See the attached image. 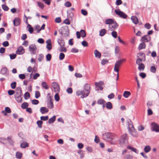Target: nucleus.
<instances>
[{
	"instance_id": "obj_1",
	"label": "nucleus",
	"mask_w": 159,
	"mask_h": 159,
	"mask_svg": "<svg viewBox=\"0 0 159 159\" xmlns=\"http://www.w3.org/2000/svg\"><path fill=\"white\" fill-rule=\"evenodd\" d=\"M102 138L105 141H108L112 144H116L118 139L114 136V134L110 133H105L102 134Z\"/></svg>"
},
{
	"instance_id": "obj_2",
	"label": "nucleus",
	"mask_w": 159,
	"mask_h": 159,
	"mask_svg": "<svg viewBox=\"0 0 159 159\" xmlns=\"http://www.w3.org/2000/svg\"><path fill=\"white\" fill-rule=\"evenodd\" d=\"M90 86L89 84L86 83L84 85L83 90L84 93L83 98L86 97L89 95L90 92Z\"/></svg>"
},
{
	"instance_id": "obj_3",
	"label": "nucleus",
	"mask_w": 159,
	"mask_h": 159,
	"mask_svg": "<svg viewBox=\"0 0 159 159\" xmlns=\"http://www.w3.org/2000/svg\"><path fill=\"white\" fill-rule=\"evenodd\" d=\"M128 142V137L126 134H124L122 135L120 140L119 144L121 146L123 147V145L126 143Z\"/></svg>"
},
{
	"instance_id": "obj_4",
	"label": "nucleus",
	"mask_w": 159,
	"mask_h": 159,
	"mask_svg": "<svg viewBox=\"0 0 159 159\" xmlns=\"http://www.w3.org/2000/svg\"><path fill=\"white\" fill-rule=\"evenodd\" d=\"M126 60L125 59L123 58L120 59L117 61L115 64L114 71H118V70H119V68L121 66L122 63L123 62H125Z\"/></svg>"
},
{
	"instance_id": "obj_5",
	"label": "nucleus",
	"mask_w": 159,
	"mask_h": 159,
	"mask_svg": "<svg viewBox=\"0 0 159 159\" xmlns=\"http://www.w3.org/2000/svg\"><path fill=\"white\" fill-rule=\"evenodd\" d=\"M150 126L152 131L159 132V125L158 124L153 122L151 123Z\"/></svg>"
},
{
	"instance_id": "obj_6",
	"label": "nucleus",
	"mask_w": 159,
	"mask_h": 159,
	"mask_svg": "<svg viewBox=\"0 0 159 159\" xmlns=\"http://www.w3.org/2000/svg\"><path fill=\"white\" fill-rule=\"evenodd\" d=\"M114 11L120 18L125 19L127 17V15L119 9L115 10Z\"/></svg>"
},
{
	"instance_id": "obj_7",
	"label": "nucleus",
	"mask_w": 159,
	"mask_h": 159,
	"mask_svg": "<svg viewBox=\"0 0 159 159\" xmlns=\"http://www.w3.org/2000/svg\"><path fill=\"white\" fill-rule=\"evenodd\" d=\"M29 50L31 54H35L37 52V48L34 44H32L29 47Z\"/></svg>"
},
{
	"instance_id": "obj_8",
	"label": "nucleus",
	"mask_w": 159,
	"mask_h": 159,
	"mask_svg": "<svg viewBox=\"0 0 159 159\" xmlns=\"http://www.w3.org/2000/svg\"><path fill=\"white\" fill-rule=\"evenodd\" d=\"M76 34L78 39L80 38L81 36L82 38H84L86 36V33L84 30H81L80 32H76Z\"/></svg>"
},
{
	"instance_id": "obj_9",
	"label": "nucleus",
	"mask_w": 159,
	"mask_h": 159,
	"mask_svg": "<svg viewBox=\"0 0 159 159\" xmlns=\"http://www.w3.org/2000/svg\"><path fill=\"white\" fill-rule=\"evenodd\" d=\"M52 86L54 89V91L55 93H59L60 89V87L57 83L55 82H53L52 84Z\"/></svg>"
},
{
	"instance_id": "obj_10",
	"label": "nucleus",
	"mask_w": 159,
	"mask_h": 159,
	"mask_svg": "<svg viewBox=\"0 0 159 159\" xmlns=\"http://www.w3.org/2000/svg\"><path fill=\"white\" fill-rule=\"evenodd\" d=\"M103 84V82L100 81L99 82H96L95 85L96 86V90H102L103 88L102 85Z\"/></svg>"
},
{
	"instance_id": "obj_11",
	"label": "nucleus",
	"mask_w": 159,
	"mask_h": 159,
	"mask_svg": "<svg viewBox=\"0 0 159 159\" xmlns=\"http://www.w3.org/2000/svg\"><path fill=\"white\" fill-rule=\"evenodd\" d=\"M109 30L112 31L117 29L118 27V25L116 22H113L111 25H109Z\"/></svg>"
},
{
	"instance_id": "obj_12",
	"label": "nucleus",
	"mask_w": 159,
	"mask_h": 159,
	"mask_svg": "<svg viewBox=\"0 0 159 159\" xmlns=\"http://www.w3.org/2000/svg\"><path fill=\"white\" fill-rule=\"evenodd\" d=\"M128 125V130L129 131L131 130H134V128L133 124V123L131 120L129 119L127 120Z\"/></svg>"
},
{
	"instance_id": "obj_13",
	"label": "nucleus",
	"mask_w": 159,
	"mask_h": 159,
	"mask_svg": "<svg viewBox=\"0 0 159 159\" xmlns=\"http://www.w3.org/2000/svg\"><path fill=\"white\" fill-rule=\"evenodd\" d=\"M151 40L150 37L148 35H146L143 36L141 39V41L143 42H147Z\"/></svg>"
},
{
	"instance_id": "obj_14",
	"label": "nucleus",
	"mask_w": 159,
	"mask_h": 159,
	"mask_svg": "<svg viewBox=\"0 0 159 159\" xmlns=\"http://www.w3.org/2000/svg\"><path fill=\"white\" fill-rule=\"evenodd\" d=\"M25 50L22 46L19 47L16 51V53L18 54H22L25 53Z\"/></svg>"
},
{
	"instance_id": "obj_15",
	"label": "nucleus",
	"mask_w": 159,
	"mask_h": 159,
	"mask_svg": "<svg viewBox=\"0 0 159 159\" xmlns=\"http://www.w3.org/2000/svg\"><path fill=\"white\" fill-rule=\"evenodd\" d=\"M20 20L19 18H15L13 21L14 25L16 26L19 25L20 24Z\"/></svg>"
},
{
	"instance_id": "obj_16",
	"label": "nucleus",
	"mask_w": 159,
	"mask_h": 159,
	"mask_svg": "<svg viewBox=\"0 0 159 159\" xmlns=\"http://www.w3.org/2000/svg\"><path fill=\"white\" fill-rule=\"evenodd\" d=\"M2 74L3 75H6L8 74L9 71L6 67L2 68L1 71Z\"/></svg>"
},
{
	"instance_id": "obj_17",
	"label": "nucleus",
	"mask_w": 159,
	"mask_h": 159,
	"mask_svg": "<svg viewBox=\"0 0 159 159\" xmlns=\"http://www.w3.org/2000/svg\"><path fill=\"white\" fill-rule=\"evenodd\" d=\"M16 90L18 92H16L15 94V98L21 96L22 92L21 88L20 87H17L16 89Z\"/></svg>"
},
{
	"instance_id": "obj_18",
	"label": "nucleus",
	"mask_w": 159,
	"mask_h": 159,
	"mask_svg": "<svg viewBox=\"0 0 159 159\" xmlns=\"http://www.w3.org/2000/svg\"><path fill=\"white\" fill-rule=\"evenodd\" d=\"M129 132L133 137H137L138 136V134L135 131V129L133 130H131L129 131Z\"/></svg>"
},
{
	"instance_id": "obj_19",
	"label": "nucleus",
	"mask_w": 159,
	"mask_h": 159,
	"mask_svg": "<svg viewBox=\"0 0 159 159\" xmlns=\"http://www.w3.org/2000/svg\"><path fill=\"white\" fill-rule=\"evenodd\" d=\"M127 148L128 149H129V150H131L132 151L134 152H135V153L137 154L139 153V151L137 149L133 147H132L130 146H127Z\"/></svg>"
},
{
	"instance_id": "obj_20",
	"label": "nucleus",
	"mask_w": 159,
	"mask_h": 159,
	"mask_svg": "<svg viewBox=\"0 0 159 159\" xmlns=\"http://www.w3.org/2000/svg\"><path fill=\"white\" fill-rule=\"evenodd\" d=\"M40 111L42 114H43L48 112V110L46 107H42L40 108Z\"/></svg>"
},
{
	"instance_id": "obj_21",
	"label": "nucleus",
	"mask_w": 159,
	"mask_h": 159,
	"mask_svg": "<svg viewBox=\"0 0 159 159\" xmlns=\"http://www.w3.org/2000/svg\"><path fill=\"white\" fill-rule=\"evenodd\" d=\"M84 93L83 90H80L77 91L76 93V95L77 96H79L81 95V96L80 98H83V97L84 96L83 95H84Z\"/></svg>"
},
{
	"instance_id": "obj_22",
	"label": "nucleus",
	"mask_w": 159,
	"mask_h": 159,
	"mask_svg": "<svg viewBox=\"0 0 159 159\" xmlns=\"http://www.w3.org/2000/svg\"><path fill=\"white\" fill-rule=\"evenodd\" d=\"M131 19L133 23L135 24H137L138 22V18L134 16H132L131 17Z\"/></svg>"
},
{
	"instance_id": "obj_23",
	"label": "nucleus",
	"mask_w": 159,
	"mask_h": 159,
	"mask_svg": "<svg viewBox=\"0 0 159 159\" xmlns=\"http://www.w3.org/2000/svg\"><path fill=\"white\" fill-rule=\"evenodd\" d=\"M94 53L96 57L100 58L101 56V53L99 52L98 50H95L94 51Z\"/></svg>"
},
{
	"instance_id": "obj_24",
	"label": "nucleus",
	"mask_w": 159,
	"mask_h": 159,
	"mask_svg": "<svg viewBox=\"0 0 159 159\" xmlns=\"http://www.w3.org/2000/svg\"><path fill=\"white\" fill-rule=\"evenodd\" d=\"M48 107L49 109H51L53 107V103L52 100H50L47 103Z\"/></svg>"
},
{
	"instance_id": "obj_25",
	"label": "nucleus",
	"mask_w": 159,
	"mask_h": 159,
	"mask_svg": "<svg viewBox=\"0 0 159 159\" xmlns=\"http://www.w3.org/2000/svg\"><path fill=\"white\" fill-rule=\"evenodd\" d=\"M146 48V44L144 42L140 43L138 47V49L140 50L145 48Z\"/></svg>"
},
{
	"instance_id": "obj_26",
	"label": "nucleus",
	"mask_w": 159,
	"mask_h": 159,
	"mask_svg": "<svg viewBox=\"0 0 159 159\" xmlns=\"http://www.w3.org/2000/svg\"><path fill=\"white\" fill-rule=\"evenodd\" d=\"M107 31L104 29L101 30L99 32V35L101 36H104L106 33Z\"/></svg>"
},
{
	"instance_id": "obj_27",
	"label": "nucleus",
	"mask_w": 159,
	"mask_h": 159,
	"mask_svg": "<svg viewBox=\"0 0 159 159\" xmlns=\"http://www.w3.org/2000/svg\"><path fill=\"white\" fill-rule=\"evenodd\" d=\"M106 107L108 109H111L112 108V106L110 102H108L106 104Z\"/></svg>"
},
{
	"instance_id": "obj_28",
	"label": "nucleus",
	"mask_w": 159,
	"mask_h": 159,
	"mask_svg": "<svg viewBox=\"0 0 159 159\" xmlns=\"http://www.w3.org/2000/svg\"><path fill=\"white\" fill-rule=\"evenodd\" d=\"M131 94L130 93L129 91H125L123 93V96L125 98H128Z\"/></svg>"
},
{
	"instance_id": "obj_29",
	"label": "nucleus",
	"mask_w": 159,
	"mask_h": 159,
	"mask_svg": "<svg viewBox=\"0 0 159 159\" xmlns=\"http://www.w3.org/2000/svg\"><path fill=\"white\" fill-rule=\"evenodd\" d=\"M28 146L29 144L27 142H24L20 144V147L22 148H25L28 147Z\"/></svg>"
},
{
	"instance_id": "obj_30",
	"label": "nucleus",
	"mask_w": 159,
	"mask_h": 159,
	"mask_svg": "<svg viewBox=\"0 0 159 159\" xmlns=\"http://www.w3.org/2000/svg\"><path fill=\"white\" fill-rule=\"evenodd\" d=\"M113 22V20L112 19H108L106 20L105 23L106 24L111 25Z\"/></svg>"
},
{
	"instance_id": "obj_31",
	"label": "nucleus",
	"mask_w": 159,
	"mask_h": 159,
	"mask_svg": "<svg viewBox=\"0 0 159 159\" xmlns=\"http://www.w3.org/2000/svg\"><path fill=\"white\" fill-rule=\"evenodd\" d=\"M29 106V104L27 102H24L21 105V107L22 109H25L27 108Z\"/></svg>"
},
{
	"instance_id": "obj_32",
	"label": "nucleus",
	"mask_w": 159,
	"mask_h": 159,
	"mask_svg": "<svg viewBox=\"0 0 159 159\" xmlns=\"http://www.w3.org/2000/svg\"><path fill=\"white\" fill-rule=\"evenodd\" d=\"M41 86L43 88L45 89H49V87L45 82H42L41 83Z\"/></svg>"
},
{
	"instance_id": "obj_33",
	"label": "nucleus",
	"mask_w": 159,
	"mask_h": 159,
	"mask_svg": "<svg viewBox=\"0 0 159 159\" xmlns=\"http://www.w3.org/2000/svg\"><path fill=\"white\" fill-rule=\"evenodd\" d=\"M77 153L80 155V157L81 158H83L84 157V153L82 150H79L78 151Z\"/></svg>"
},
{
	"instance_id": "obj_34",
	"label": "nucleus",
	"mask_w": 159,
	"mask_h": 159,
	"mask_svg": "<svg viewBox=\"0 0 159 159\" xmlns=\"http://www.w3.org/2000/svg\"><path fill=\"white\" fill-rule=\"evenodd\" d=\"M56 117V116H54L50 118L48 120L49 123L50 124L53 123L55 120Z\"/></svg>"
},
{
	"instance_id": "obj_35",
	"label": "nucleus",
	"mask_w": 159,
	"mask_h": 159,
	"mask_svg": "<svg viewBox=\"0 0 159 159\" xmlns=\"http://www.w3.org/2000/svg\"><path fill=\"white\" fill-rule=\"evenodd\" d=\"M97 102V103L98 104L102 105L105 103L106 102L103 99H100L98 100Z\"/></svg>"
},
{
	"instance_id": "obj_36",
	"label": "nucleus",
	"mask_w": 159,
	"mask_h": 159,
	"mask_svg": "<svg viewBox=\"0 0 159 159\" xmlns=\"http://www.w3.org/2000/svg\"><path fill=\"white\" fill-rule=\"evenodd\" d=\"M43 121L41 120H38L37 121L36 123L39 128L40 129L42 128V125L43 124Z\"/></svg>"
},
{
	"instance_id": "obj_37",
	"label": "nucleus",
	"mask_w": 159,
	"mask_h": 159,
	"mask_svg": "<svg viewBox=\"0 0 159 159\" xmlns=\"http://www.w3.org/2000/svg\"><path fill=\"white\" fill-rule=\"evenodd\" d=\"M143 61V58H138L136 61V63L138 65H140L141 64H142V63H141V62L142 61Z\"/></svg>"
},
{
	"instance_id": "obj_38",
	"label": "nucleus",
	"mask_w": 159,
	"mask_h": 159,
	"mask_svg": "<svg viewBox=\"0 0 159 159\" xmlns=\"http://www.w3.org/2000/svg\"><path fill=\"white\" fill-rule=\"evenodd\" d=\"M133 157L129 154H127L125 155L124 157V159H132Z\"/></svg>"
},
{
	"instance_id": "obj_39",
	"label": "nucleus",
	"mask_w": 159,
	"mask_h": 159,
	"mask_svg": "<svg viewBox=\"0 0 159 159\" xmlns=\"http://www.w3.org/2000/svg\"><path fill=\"white\" fill-rule=\"evenodd\" d=\"M138 69L140 71L143 70L145 68L144 65L143 64H141L139 65Z\"/></svg>"
},
{
	"instance_id": "obj_40",
	"label": "nucleus",
	"mask_w": 159,
	"mask_h": 159,
	"mask_svg": "<svg viewBox=\"0 0 159 159\" xmlns=\"http://www.w3.org/2000/svg\"><path fill=\"white\" fill-rule=\"evenodd\" d=\"M151 150V148L149 146H146L144 148V151L146 153L149 152Z\"/></svg>"
},
{
	"instance_id": "obj_41",
	"label": "nucleus",
	"mask_w": 159,
	"mask_h": 159,
	"mask_svg": "<svg viewBox=\"0 0 159 159\" xmlns=\"http://www.w3.org/2000/svg\"><path fill=\"white\" fill-rule=\"evenodd\" d=\"M151 72L153 73H155L156 71V68L155 66H152L150 69Z\"/></svg>"
},
{
	"instance_id": "obj_42",
	"label": "nucleus",
	"mask_w": 159,
	"mask_h": 159,
	"mask_svg": "<svg viewBox=\"0 0 159 159\" xmlns=\"http://www.w3.org/2000/svg\"><path fill=\"white\" fill-rule=\"evenodd\" d=\"M16 157L17 158H20L22 157V154L19 152H17L16 155Z\"/></svg>"
},
{
	"instance_id": "obj_43",
	"label": "nucleus",
	"mask_w": 159,
	"mask_h": 159,
	"mask_svg": "<svg viewBox=\"0 0 159 159\" xmlns=\"http://www.w3.org/2000/svg\"><path fill=\"white\" fill-rule=\"evenodd\" d=\"M29 28L28 30L30 34H32L33 32V27H31L30 25L28 24L27 26Z\"/></svg>"
},
{
	"instance_id": "obj_44",
	"label": "nucleus",
	"mask_w": 159,
	"mask_h": 159,
	"mask_svg": "<svg viewBox=\"0 0 159 159\" xmlns=\"http://www.w3.org/2000/svg\"><path fill=\"white\" fill-rule=\"evenodd\" d=\"M44 56L43 54H40L39 55L38 60L39 62H40L43 59Z\"/></svg>"
},
{
	"instance_id": "obj_45",
	"label": "nucleus",
	"mask_w": 159,
	"mask_h": 159,
	"mask_svg": "<svg viewBox=\"0 0 159 159\" xmlns=\"http://www.w3.org/2000/svg\"><path fill=\"white\" fill-rule=\"evenodd\" d=\"M58 93H56L54 96V99L56 101H58L60 100V97Z\"/></svg>"
},
{
	"instance_id": "obj_46",
	"label": "nucleus",
	"mask_w": 159,
	"mask_h": 159,
	"mask_svg": "<svg viewBox=\"0 0 159 159\" xmlns=\"http://www.w3.org/2000/svg\"><path fill=\"white\" fill-rule=\"evenodd\" d=\"M30 97V94L29 93L27 92L25 93L24 95V98L25 99H27Z\"/></svg>"
},
{
	"instance_id": "obj_47",
	"label": "nucleus",
	"mask_w": 159,
	"mask_h": 159,
	"mask_svg": "<svg viewBox=\"0 0 159 159\" xmlns=\"http://www.w3.org/2000/svg\"><path fill=\"white\" fill-rule=\"evenodd\" d=\"M2 9L5 11H7L9 10V8L5 4H2Z\"/></svg>"
},
{
	"instance_id": "obj_48",
	"label": "nucleus",
	"mask_w": 159,
	"mask_h": 159,
	"mask_svg": "<svg viewBox=\"0 0 159 159\" xmlns=\"http://www.w3.org/2000/svg\"><path fill=\"white\" fill-rule=\"evenodd\" d=\"M4 111L7 113H10L11 112V111L10 108L8 107H6L5 108Z\"/></svg>"
},
{
	"instance_id": "obj_49",
	"label": "nucleus",
	"mask_w": 159,
	"mask_h": 159,
	"mask_svg": "<svg viewBox=\"0 0 159 159\" xmlns=\"http://www.w3.org/2000/svg\"><path fill=\"white\" fill-rule=\"evenodd\" d=\"M59 50L60 52H66V48L63 46H61Z\"/></svg>"
},
{
	"instance_id": "obj_50",
	"label": "nucleus",
	"mask_w": 159,
	"mask_h": 159,
	"mask_svg": "<svg viewBox=\"0 0 159 159\" xmlns=\"http://www.w3.org/2000/svg\"><path fill=\"white\" fill-rule=\"evenodd\" d=\"M38 6L41 9H43L44 7L43 3L39 2H37Z\"/></svg>"
},
{
	"instance_id": "obj_51",
	"label": "nucleus",
	"mask_w": 159,
	"mask_h": 159,
	"mask_svg": "<svg viewBox=\"0 0 159 159\" xmlns=\"http://www.w3.org/2000/svg\"><path fill=\"white\" fill-rule=\"evenodd\" d=\"M48 119V116H41L40 117V119L41 120L43 121H46Z\"/></svg>"
},
{
	"instance_id": "obj_52",
	"label": "nucleus",
	"mask_w": 159,
	"mask_h": 159,
	"mask_svg": "<svg viewBox=\"0 0 159 159\" xmlns=\"http://www.w3.org/2000/svg\"><path fill=\"white\" fill-rule=\"evenodd\" d=\"M40 96V93L39 91H36L35 93V97L36 98H38Z\"/></svg>"
},
{
	"instance_id": "obj_53",
	"label": "nucleus",
	"mask_w": 159,
	"mask_h": 159,
	"mask_svg": "<svg viewBox=\"0 0 159 159\" xmlns=\"http://www.w3.org/2000/svg\"><path fill=\"white\" fill-rule=\"evenodd\" d=\"M65 57V55L63 53H61L59 55V58L60 60H63Z\"/></svg>"
},
{
	"instance_id": "obj_54",
	"label": "nucleus",
	"mask_w": 159,
	"mask_h": 159,
	"mask_svg": "<svg viewBox=\"0 0 159 159\" xmlns=\"http://www.w3.org/2000/svg\"><path fill=\"white\" fill-rule=\"evenodd\" d=\"M111 35L114 38H116L117 37V33L115 31H113L111 33Z\"/></svg>"
},
{
	"instance_id": "obj_55",
	"label": "nucleus",
	"mask_w": 159,
	"mask_h": 159,
	"mask_svg": "<svg viewBox=\"0 0 159 159\" xmlns=\"http://www.w3.org/2000/svg\"><path fill=\"white\" fill-rule=\"evenodd\" d=\"M31 102L32 104L34 105L38 104L39 103V101L36 99L32 100Z\"/></svg>"
},
{
	"instance_id": "obj_56",
	"label": "nucleus",
	"mask_w": 159,
	"mask_h": 159,
	"mask_svg": "<svg viewBox=\"0 0 159 159\" xmlns=\"http://www.w3.org/2000/svg\"><path fill=\"white\" fill-rule=\"evenodd\" d=\"M9 56L11 59H13L16 58V54H10Z\"/></svg>"
},
{
	"instance_id": "obj_57",
	"label": "nucleus",
	"mask_w": 159,
	"mask_h": 159,
	"mask_svg": "<svg viewBox=\"0 0 159 159\" xmlns=\"http://www.w3.org/2000/svg\"><path fill=\"white\" fill-rule=\"evenodd\" d=\"M47 61H50L51 59V55L50 54H48L46 56Z\"/></svg>"
},
{
	"instance_id": "obj_58",
	"label": "nucleus",
	"mask_w": 159,
	"mask_h": 159,
	"mask_svg": "<svg viewBox=\"0 0 159 159\" xmlns=\"http://www.w3.org/2000/svg\"><path fill=\"white\" fill-rule=\"evenodd\" d=\"M40 76V75L39 73H35L33 75V79L34 80H36L37 78Z\"/></svg>"
},
{
	"instance_id": "obj_59",
	"label": "nucleus",
	"mask_w": 159,
	"mask_h": 159,
	"mask_svg": "<svg viewBox=\"0 0 159 159\" xmlns=\"http://www.w3.org/2000/svg\"><path fill=\"white\" fill-rule=\"evenodd\" d=\"M16 99L18 102H20L22 101V98L21 96L16 98Z\"/></svg>"
},
{
	"instance_id": "obj_60",
	"label": "nucleus",
	"mask_w": 159,
	"mask_h": 159,
	"mask_svg": "<svg viewBox=\"0 0 159 159\" xmlns=\"http://www.w3.org/2000/svg\"><path fill=\"white\" fill-rule=\"evenodd\" d=\"M19 77L20 79L23 80L25 78V75L24 74H20L19 75Z\"/></svg>"
},
{
	"instance_id": "obj_61",
	"label": "nucleus",
	"mask_w": 159,
	"mask_h": 159,
	"mask_svg": "<svg viewBox=\"0 0 159 159\" xmlns=\"http://www.w3.org/2000/svg\"><path fill=\"white\" fill-rule=\"evenodd\" d=\"M78 51V49L76 48H73L71 49V52L73 53H77Z\"/></svg>"
},
{
	"instance_id": "obj_62",
	"label": "nucleus",
	"mask_w": 159,
	"mask_h": 159,
	"mask_svg": "<svg viewBox=\"0 0 159 159\" xmlns=\"http://www.w3.org/2000/svg\"><path fill=\"white\" fill-rule=\"evenodd\" d=\"M82 44L83 46L85 47H86L88 46V43L85 40H84L82 42Z\"/></svg>"
},
{
	"instance_id": "obj_63",
	"label": "nucleus",
	"mask_w": 159,
	"mask_h": 159,
	"mask_svg": "<svg viewBox=\"0 0 159 159\" xmlns=\"http://www.w3.org/2000/svg\"><path fill=\"white\" fill-rule=\"evenodd\" d=\"M81 13L84 16H86L88 14L87 11L84 9H82L81 10Z\"/></svg>"
},
{
	"instance_id": "obj_64",
	"label": "nucleus",
	"mask_w": 159,
	"mask_h": 159,
	"mask_svg": "<svg viewBox=\"0 0 159 159\" xmlns=\"http://www.w3.org/2000/svg\"><path fill=\"white\" fill-rule=\"evenodd\" d=\"M151 25L148 23H146L145 25V27L148 30H149L151 28Z\"/></svg>"
}]
</instances>
